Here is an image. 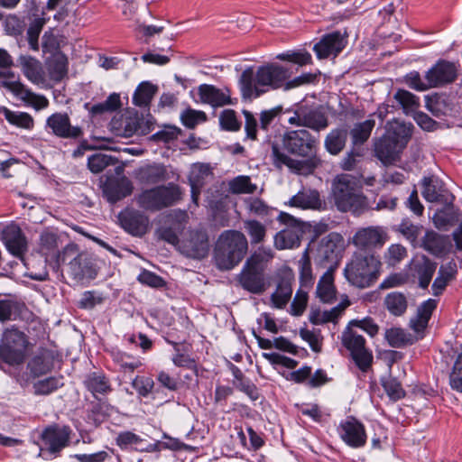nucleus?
Wrapping results in <instances>:
<instances>
[{"mask_svg": "<svg viewBox=\"0 0 462 462\" xmlns=\"http://www.w3.org/2000/svg\"><path fill=\"white\" fill-rule=\"evenodd\" d=\"M282 148L272 143V157L275 167L286 166L292 173L310 175L322 164L318 155L319 140L306 129L287 130L281 136Z\"/></svg>", "mask_w": 462, "mask_h": 462, "instance_id": "f257e3e1", "label": "nucleus"}, {"mask_svg": "<svg viewBox=\"0 0 462 462\" xmlns=\"http://www.w3.org/2000/svg\"><path fill=\"white\" fill-rule=\"evenodd\" d=\"M289 77V69L277 64L261 66L255 72L247 68L239 79L242 95L245 98H256L270 89L281 88Z\"/></svg>", "mask_w": 462, "mask_h": 462, "instance_id": "f03ea898", "label": "nucleus"}, {"mask_svg": "<svg viewBox=\"0 0 462 462\" xmlns=\"http://www.w3.org/2000/svg\"><path fill=\"white\" fill-rule=\"evenodd\" d=\"M330 201L342 213L360 215L368 208V200L362 186L350 174L335 177L331 184Z\"/></svg>", "mask_w": 462, "mask_h": 462, "instance_id": "7ed1b4c3", "label": "nucleus"}, {"mask_svg": "<svg viewBox=\"0 0 462 462\" xmlns=\"http://www.w3.org/2000/svg\"><path fill=\"white\" fill-rule=\"evenodd\" d=\"M248 249L245 235L236 230L224 231L218 237L214 259L219 270H231L244 258Z\"/></svg>", "mask_w": 462, "mask_h": 462, "instance_id": "20e7f679", "label": "nucleus"}, {"mask_svg": "<svg viewBox=\"0 0 462 462\" xmlns=\"http://www.w3.org/2000/svg\"><path fill=\"white\" fill-rule=\"evenodd\" d=\"M273 253L270 248L259 247L245 261L238 282L241 287L254 294H261L266 290L264 271Z\"/></svg>", "mask_w": 462, "mask_h": 462, "instance_id": "39448f33", "label": "nucleus"}, {"mask_svg": "<svg viewBox=\"0 0 462 462\" xmlns=\"http://www.w3.org/2000/svg\"><path fill=\"white\" fill-rule=\"evenodd\" d=\"M381 263L369 253H356L345 268L346 280L356 287H370L378 278Z\"/></svg>", "mask_w": 462, "mask_h": 462, "instance_id": "423d86ee", "label": "nucleus"}, {"mask_svg": "<svg viewBox=\"0 0 462 462\" xmlns=\"http://www.w3.org/2000/svg\"><path fill=\"white\" fill-rule=\"evenodd\" d=\"M181 199L182 190L179 185L173 182L143 189L136 197L138 206L152 212L171 207Z\"/></svg>", "mask_w": 462, "mask_h": 462, "instance_id": "0eeeda50", "label": "nucleus"}, {"mask_svg": "<svg viewBox=\"0 0 462 462\" xmlns=\"http://www.w3.org/2000/svg\"><path fill=\"white\" fill-rule=\"evenodd\" d=\"M57 263L59 266L65 264L67 273L76 282L86 278L93 279L96 276L91 259L86 253L79 252L74 244L68 245L57 254Z\"/></svg>", "mask_w": 462, "mask_h": 462, "instance_id": "6e6552de", "label": "nucleus"}, {"mask_svg": "<svg viewBox=\"0 0 462 462\" xmlns=\"http://www.w3.org/2000/svg\"><path fill=\"white\" fill-rule=\"evenodd\" d=\"M27 339L17 328H6L1 337L0 359L5 363L14 365L22 364L25 359Z\"/></svg>", "mask_w": 462, "mask_h": 462, "instance_id": "1a4fd4ad", "label": "nucleus"}, {"mask_svg": "<svg viewBox=\"0 0 462 462\" xmlns=\"http://www.w3.org/2000/svg\"><path fill=\"white\" fill-rule=\"evenodd\" d=\"M277 220L286 227L274 236V246L278 250L299 247L306 229V223L286 212H280Z\"/></svg>", "mask_w": 462, "mask_h": 462, "instance_id": "9d476101", "label": "nucleus"}, {"mask_svg": "<svg viewBox=\"0 0 462 462\" xmlns=\"http://www.w3.org/2000/svg\"><path fill=\"white\" fill-rule=\"evenodd\" d=\"M343 245V236L338 233L333 232L324 236L318 247L317 264L327 270L335 271L338 265Z\"/></svg>", "mask_w": 462, "mask_h": 462, "instance_id": "9b49d317", "label": "nucleus"}, {"mask_svg": "<svg viewBox=\"0 0 462 462\" xmlns=\"http://www.w3.org/2000/svg\"><path fill=\"white\" fill-rule=\"evenodd\" d=\"M342 344L350 352L353 360L358 368L366 372L372 365L373 354L365 346V339L351 328H347L342 334Z\"/></svg>", "mask_w": 462, "mask_h": 462, "instance_id": "f8f14e48", "label": "nucleus"}, {"mask_svg": "<svg viewBox=\"0 0 462 462\" xmlns=\"http://www.w3.org/2000/svg\"><path fill=\"white\" fill-rule=\"evenodd\" d=\"M421 194L427 201L439 204H452L455 199V197L445 187L443 181L434 176L425 177L422 180Z\"/></svg>", "mask_w": 462, "mask_h": 462, "instance_id": "ddd939ff", "label": "nucleus"}, {"mask_svg": "<svg viewBox=\"0 0 462 462\" xmlns=\"http://www.w3.org/2000/svg\"><path fill=\"white\" fill-rule=\"evenodd\" d=\"M457 77V69L453 62L439 60L427 71L425 80L430 83V88H439L454 82Z\"/></svg>", "mask_w": 462, "mask_h": 462, "instance_id": "4468645a", "label": "nucleus"}, {"mask_svg": "<svg viewBox=\"0 0 462 462\" xmlns=\"http://www.w3.org/2000/svg\"><path fill=\"white\" fill-rule=\"evenodd\" d=\"M46 126L60 138L77 139L83 134L81 127L71 125L67 113L52 114L47 118Z\"/></svg>", "mask_w": 462, "mask_h": 462, "instance_id": "2eb2a0df", "label": "nucleus"}, {"mask_svg": "<svg viewBox=\"0 0 462 462\" xmlns=\"http://www.w3.org/2000/svg\"><path fill=\"white\" fill-rule=\"evenodd\" d=\"M291 207L301 209L325 211L328 208L326 201L315 189L303 188L292 196L287 203Z\"/></svg>", "mask_w": 462, "mask_h": 462, "instance_id": "dca6fc26", "label": "nucleus"}, {"mask_svg": "<svg viewBox=\"0 0 462 462\" xmlns=\"http://www.w3.org/2000/svg\"><path fill=\"white\" fill-rule=\"evenodd\" d=\"M338 432L341 439L352 448H360L365 444L366 435L363 424L353 417L340 422Z\"/></svg>", "mask_w": 462, "mask_h": 462, "instance_id": "f3484780", "label": "nucleus"}, {"mask_svg": "<svg viewBox=\"0 0 462 462\" xmlns=\"http://www.w3.org/2000/svg\"><path fill=\"white\" fill-rule=\"evenodd\" d=\"M208 239L204 231H192L189 237L180 245V252L188 257L202 259L208 253Z\"/></svg>", "mask_w": 462, "mask_h": 462, "instance_id": "a211bd4d", "label": "nucleus"}, {"mask_svg": "<svg viewBox=\"0 0 462 462\" xmlns=\"http://www.w3.org/2000/svg\"><path fill=\"white\" fill-rule=\"evenodd\" d=\"M2 86L36 110L44 109L49 106V100L44 96L33 93L19 80L3 81Z\"/></svg>", "mask_w": 462, "mask_h": 462, "instance_id": "6ab92c4d", "label": "nucleus"}, {"mask_svg": "<svg viewBox=\"0 0 462 462\" xmlns=\"http://www.w3.org/2000/svg\"><path fill=\"white\" fill-rule=\"evenodd\" d=\"M387 238L381 227L368 226L359 229L353 236V244L361 249L370 250L383 246Z\"/></svg>", "mask_w": 462, "mask_h": 462, "instance_id": "aec40b11", "label": "nucleus"}, {"mask_svg": "<svg viewBox=\"0 0 462 462\" xmlns=\"http://www.w3.org/2000/svg\"><path fill=\"white\" fill-rule=\"evenodd\" d=\"M69 429L68 427L50 426L42 434V439L51 453H58L69 441Z\"/></svg>", "mask_w": 462, "mask_h": 462, "instance_id": "412c9836", "label": "nucleus"}, {"mask_svg": "<svg viewBox=\"0 0 462 462\" xmlns=\"http://www.w3.org/2000/svg\"><path fill=\"white\" fill-rule=\"evenodd\" d=\"M403 146L394 141L391 136L384 134L378 140L374 146L376 157L384 164H392L395 162L403 150Z\"/></svg>", "mask_w": 462, "mask_h": 462, "instance_id": "4be33fe9", "label": "nucleus"}, {"mask_svg": "<svg viewBox=\"0 0 462 462\" xmlns=\"http://www.w3.org/2000/svg\"><path fill=\"white\" fill-rule=\"evenodd\" d=\"M345 47L344 37L339 32H333L324 35L317 42L313 51L319 59H327L330 55L337 56Z\"/></svg>", "mask_w": 462, "mask_h": 462, "instance_id": "5701e85b", "label": "nucleus"}, {"mask_svg": "<svg viewBox=\"0 0 462 462\" xmlns=\"http://www.w3.org/2000/svg\"><path fill=\"white\" fill-rule=\"evenodd\" d=\"M136 180L144 185H154L170 179L167 168L162 163H152L135 171Z\"/></svg>", "mask_w": 462, "mask_h": 462, "instance_id": "b1692460", "label": "nucleus"}, {"mask_svg": "<svg viewBox=\"0 0 462 462\" xmlns=\"http://www.w3.org/2000/svg\"><path fill=\"white\" fill-rule=\"evenodd\" d=\"M119 219L125 230L134 236H143L147 232L149 218L137 210H129L119 215Z\"/></svg>", "mask_w": 462, "mask_h": 462, "instance_id": "393cba45", "label": "nucleus"}, {"mask_svg": "<svg viewBox=\"0 0 462 462\" xmlns=\"http://www.w3.org/2000/svg\"><path fill=\"white\" fill-rule=\"evenodd\" d=\"M213 178L210 166L204 163H196L192 166L189 181L191 187V198L195 204H198L201 188L209 182Z\"/></svg>", "mask_w": 462, "mask_h": 462, "instance_id": "a878e982", "label": "nucleus"}, {"mask_svg": "<svg viewBox=\"0 0 462 462\" xmlns=\"http://www.w3.org/2000/svg\"><path fill=\"white\" fill-rule=\"evenodd\" d=\"M2 239L7 250L17 257H21L26 250L25 237L16 225L7 226L3 230Z\"/></svg>", "mask_w": 462, "mask_h": 462, "instance_id": "bb28decb", "label": "nucleus"}, {"mask_svg": "<svg viewBox=\"0 0 462 462\" xmlns=\"http://www.w3.org/2000/svg\"><path fill=\"white\" fill-rule=\"evenodd\" d=\"M334 272L327 270L318 282L316 296L326 304H331L337 298V289L334 284Z\"/></svg>", "mask_w": 462, "mask_h": 462, "instance_id": "cd10ccee", "label": "nucleus"}, {"mask_svg": "<svg viewBox=\"0 0 462 462\" xmlns=\"http://www.w3.org/2000/svg\"><path fill=\"white\" fill-rule=\"evenodd\" d=\"M17 62L28 80L33 84L43 82L42 67L37 59L30 55H21L17 59Z\"/></svg>", "mask_w": 462, "mask_h": 462, "instance_id": "c85d7f7f", "label": "nucleus"}, {"mask_svg": "<svg viewBox=\"0 0 462 462\" xmlns=\"http://www.w3.org/2000/svg\"><path fill=\"white\" fill-rule=\"evenodd\" d=\"M449 244L448 236L432 230L427 231L422 238L423 248L435 255L444 254L448 250Z\"/></svg>", "mask_w": 462, "mask_h": 462, "instance_id": "c756f323", "label": "nucleus"}, {"mask_svg": "<svg viewBox=\"0 0 462 462\" xmlns=\"http://www.w3.org/2000/svg\"><path fill=\"white\" fill-rule=\"evenodd\" d=\"M436 268L437 263L425 256L414 261V275L418 278L419 284L422 289H426L429 286Z\"/></svg>", "mask_w": 462, "mask_h": 462, "instance_id": "7c9ffc66", "label": "nucleus"}, {"mask_svg": "<svg viewBox=\"0 0 462 462\" xmlns=\"http://www.w3.org/2000/svg\"><path fill=\"white\" fill-rule=\"evenodd\" d=\"M350 305V301L347 296H344V299L336 307L332 308L329 310H315L312 311L310 317V320L311 323L315 325L324 324L327 322H336L338 317L343 313V311Z\"/></svg>", "mask_w": 462, "mask_h": 462, "instance_id": "2f4dec72", "label": "nucleus"}, {"mask_svg": "<svg viewBox=\"0 0 462 462\" xmlns=\"http://www.w3.org/2000/svg\"><path fill=\"white\" fill-rule=\"evenodd\" d=\"M437 302L435 300H428L424 301L417 310L415 317L411 319L410 326L416 332H421L427 327L432 311L436 309Z\"/></svg>", "mask_w": 462, "mask_h": 462, "instance_id": "473e14b6", "label": "nucleus"}, {"mask_svg": "<svg viewBox=\"0 0 462 462\" xmlns=\"http://www.w3.org/2000/svg\"><path fill=\"white\" fill-rule=\"evenodd\" d=\"M199 95L203 103L209 104L212 106H222L230 102L228 96L212 85H200L199 87Z\"/></svg>", "mask_w": 462, "mask_h": 462, "instance_id": "72a5a7b5", "label": "nucleus"}, {"mask_svg": "<svg viewBox=\"0 0 462 462\" xmlns=\"http://www.w3.org/2000/svg\"><path fill=\"white\" fill-rule=\"evenodd\" d=\"M302 119L303 127H308L318 132L327 128L328 125V117L320 107H303Z\"/></svg>", "mask_w": 462, "mask_h": 462, "instance_id": "f704fd0d", "label": "nucleus"}, {"mask_svg": "<svg viewBox=\"0 0 462 462\" xmlns=\"http://www.w3.org/2000/svg\"><path fill=\"white\" fill-rule=\"evenodd\" d=\"M133 184L130 180L123 177L116 181L110 182L105 189L108 200L111 202L118 201L133 191Z\"/></svg>", "mask_w": 462, "mask_h": 462, "instance_id": "c9c22d12", "label": "nucleus"}, {"mask_svg": "<svg viewBox=\"0 0 462 462\" xmlns=\"http://www.w3.org/2000/svg\"><path fill=\"white\" fill-rule=\"evenodd\" d=\"M87 389L97 397V394H106L112 388L107 378L99 373H92L88 375L84 382Z\"/></svg>", "mask_w": 462, "mask_h": 462, "instance_id": "e433bc0d", "label": "nucleus"}, {"mask_svg": "<svg viewBox=\"0 0 462 462\" xmlns=\"http://www.w3.org/2000/svg\"><path fill=\"white\" fill-rule=\"evenodd\" d=\"M443 208L438 209L432 219L438 228H445L448 226L454 225L457 221V211L454 204H442Z\"/></svg>", "mask_w": 462, "mask_h": 462, "instance_id": "4c0bfd02", "label": "nucleus"}, {"mask_svg": "<svg viewBox=\"0 0 462 462\" xmlns=\"http://www.w3.org/2000/svg\"><path fill=\"white\" fill-rule=\"evenodd\" d=\"M0 114L4 115L5 118L11 124L17 127L24 129H32L34 125V120L31 115L25 112L11 111L5 106H0Z\"/></svg>", "mask_w": 462, "mask_h": 462, "instance_id": "58836bf2", "label": "nucleus"}, {"mask_svg": "<svg viewBox=\"0 0 462 462\" xmlns=\"http://www.w3.org/2000/svg\"><path fill=\"white\" fill-rule=\"evenodd\" d=\"M347 133L344 129H334L325 138L326 150L333 155L339 153L345 147Z\"/></svg>", "mask_w": 462, "mask_h": 462, "instance_id": "ea45409f", "label": "nucleus"}, {"mask_svg": "<svg viewBox=\"0 0 462 462\" xmlns=\"http://www.w3.org/2000/svg\"><path fill=\"white\" fill-rule=\"evenodd\" d=\"M292 289L290 281L281 280L274 292L271 295V301L274 308L283 309L291 298Z\"/></svg>", "mask_w": 462, "mask_h": 462, "instance_id": "a19ab883", "label": "nucleus"}, {"mask_svg": "<svg viewBox=\"0 0 462 462\" xmlns=\"http://www.w3.org/2000/svg\"><path fill=\"white\" fill-rule=\"evenodd\" d=\"M384 306L393 316H402L407 310L408 301L404 294L393 291L384 298Z\"/></svg>", "mask_w": 462, "mask_h": 462, "instance_id": "79ce46f5", "label": "nucleus"}, {"mask_svg": "<svg viewBox=\"0 0 462 462\" xmlns=\"http://www.w3.org/2000/svg\"><path fill=\"white\" fill-rule=\"evenodd\" d=\"M51 78L56 81L61 80L68 73V59L61 53H55L48 64Z\"/></svg>", "mask_w": 462, "mask_h": 462, "instance_id": "37998d69", "label": "nucleus"}, {"mask_svg": "<svg viewBox=\"0 0 462 462\" xmlns=\"http://www.w3.org/2000/svg\"><path fill=\"white\" fill-rule=\"evenodd\" d=\"M393 98L407 115L415 113L420 106L419 97L405 89H399Z\"/></svg>", "mask_w": 462, "mask_h": 462, "instance_id": "c03bdc74", "label": "nucleus"}, {"mask_svg": "<svg viewBox=\"0 0 462 462\" xmlns=\"http://www.w3.org/2000/svg\"><path fill=\"white\" fill-rule=\"evenodd\" d=\"M385 339L393 347H402L413 343V337L400 328H392L385 331Z\"/></svg>", "mask_w": 462, "mask_h": 462, "instance_id": "a18cd8bd", "label": "nucleus"}, {"mask_svg": "<svg viewBox=\"0 0 462 462\" xmlns=\"http://www.w3.org/2000/svg\"><path fill=\"white\" fill-rule=\"evenodd\" d=\"M385 134L391 136L394 141H398L399 143H402V146L405 147L411 135V125L394 121L391 124Z\"/></svg>", "mask_w": 462, "mask_h": 462, "instance_id": "49530a36", "label": "nucleus"}, {"mask_svg": "<svg viewBox=\"0 0 462 462\" xmlns=\"http://www.w3.org/2000/svg\"><path fill=\"white\" fill-rule=\"evenodd\" d=\"M157 91V88L151 83L143 82L136 88L133 101L135 106H146L152 101L153 96Z\"/></svg>", "mask_w": 462, "mask_h": 462, "instance_id": "de8ad7c7", "label": "nucleus"}, {"mask_svg": "<svg viewBox=\"0 0 462 462\" xmlns=\"http://www.w3.org/2000/svg\"><path fill=\"white\" fill-rule=\"evenodd\" d=\"M121 106L120 95L117 93H112L104 102L94 105L90 109V113L93 116L113 113L120 109Z\"/></svg>", "mask_w": 462, "mask_h": 462, "instance_id": "09e8293b", "label": "nucleus"}, {"mask_svg": "<svg viewBox=\"0 0 462 462\" xmlns=\"http://www.w3.org/2000/svg\"><path fill=\"white\" fill-rule=\"evenodd\" d=\"M299 270L301 285L303 287H311L314 277L312 274L310 257L308 249L303 252L300 259L299 260Z\"/></svg>", "mask_w": 462, "mask_h": 462, "instance_id": "8fccbe9b", "label": "nucleus"}, {"mask_svg": "<svg viewBox=\"0 0 462 462\" xmlns=\"http://www.w3.org/2000/svg\"><path fill=\"white\" fill-rule=\"evenodd\" d=\"M374 124V120L372 119L356 124L350 132L353 143L355 144L364 143L369 138Z\"/></svg>", "mask_w": 462, "mask_h": 462, "instance_id": "3c124183", "label": "nucleus"}, {"mask_svg": "<svg viewBox=\"0 0 462 462\" xmlns=\"http://www.w3.org/2000/svg\"><path fill=\"white\" fill-rule=\"evenodd\" d=\"M116 162L117 160L110 155L104 153H96L88 158V166L93 173H99L106 167L116 164Z\"/></svg>", "mask_w": 462, "mask_h": 462, "instance_id": "603ef678", "label": "nucleus"}, {"mask_svg": "<svg viewBox=\"0 0 462 462\" xmlns=\"http://www.w3.org/2000/svg\"><path fill=\"white\" fill-rule=\"evenodd\" d=\"M63 385L62 379L49 377L39 380L33 383L34 393L38 395H48Z\"/></svg>", "mask_w": 462, "mask_h": 462, "instance_id": "864d4df0", "label": "nucleus"}, {"mask_svg": "<svg viewBox=\"0 0 462 462\" xmlns=\"http://www.w3.org/2000/svg\"><path fill=\"white\" fill-rule=\"evenodd\" d=\"M230 191L234 194L254 193L256 186L251 182L248 176H238L229 182Z\"/></svg>", "mask_w": 462, "mask_h": 462, "instance_id": "5fc2aeb1", "label": "nucleus"}, {"mask_svg": "<svg viewBox=\"0 0 462 462\" xmlns=\"http://www.w3.org/2000/svg\"><path fill=\"white\" fill-rule=\"evenodd\" d=\"M382 384L392 400L397 401L404 397L405 392L396 378L392 376L385 377L382 380Z\"/></svg>", "mask_w": 462, "mask_h": 462, "instance_id": "6e6d98bb", "label": "nucleus"}, {"mask_svg": "<svg viewBox=\"0 0 462 462\" xmlns=\"http://www.w3.org/2000/svg\"><path fill=\"white\" fill-rule=\"evenodd\" d=\"M245 228L251 237L252 244H259L263 241L266 228L262 223L256 220H248L245 222Z\"/></svg>", "mask_w": 462, "mask_h": 462, "instance_id": "4d7b16f0", "label": "nucleus"}, {"mask_svg": "<svg viewBox=\"0 0 462 462\" xmlns=\"http://www.w3.org/2000/svg\"><path fill=\"white\" fill-rule=\"evenodd\" d=\"M449 385L452 390L462 393V353L454 363L449 374Z\"/></svg>", "mask_w": 462, "mask_h": 462, "instance_id": "13d9d810", "label": "nucleus"}, {"mask_svg": "<svg viewBox=\"0 0 462 462\" xmlns=\"http://www.w3.org/2000/svg\"><path fill=\"white\" fill-rule=\"evenodd\" d=\"M181 121L188 128H194L199 123L205 122L207 116L202 111L188 108L181 113Z\"/></svg>", "mask_w": 462, "mask_h": 462, "instance_id": "bf43d9fd", "label": "nucleus"}, {"mask_svg": "<svg viewBox=\"0 0 462 462\" xmlns=\"http://www.w3.org/2000/svg\"><path fill=\"white\" fill-rule=\"evenodd\" d=\"M43 27V22L41 20H35L32 23L30 24L26 37L31 50L33 51H39V36Z\"/></svg>", "mask_w": 462, "mask_h": 462, "instance_id": "052dcab7", "label": "nucleus"}, {"mask_svg": "<svg viewBox=\"0 0 462 462\" xmlns=\"http://www.w3.org/2000/svg\"><path fill=\"white\" fill-rule=\"evenodd\" d=\"M219 122L221 127L228 131H237L241 126L236 112L232 109L224 110L219 116Z\"/></svg>", "mask_w": 462, "mask_h": 462, "instance_id": "680f3d73", "label": "nucleus"}, {"mask_svg": "<svg viewBox=\"0 0 462 462\" xmlns=\"http://www.w3.org/2000/svg\"><path fill=\"white\" fill-rule=\"evenodd\" d=\"M41 251L45 255L55 254L56 248L58 247V237L55 234L51 232H45L41 235Z\"/></svg>", "mask_w": 462, "mask_h": 462, "instance_id": "e2e57ef3", "label": "nucleus"}, {"mask_svg": "<svg viewBox=\"0 0 462 462\" xmlns=\"http://www.w3.org/2000/svg\"><path fill=\"white\" fill-rule=\"evenodd\" d=\"M421 227L414 225L410 220L404 219L398 226V231L411 243H414L420 234Z\"/></svg>", "mask_w": 462, "mask_h": 462, "instance_id": "0e129e2a", "label": "nucleus"}, {"mask_svg": "<svg viewBox=\"0 0 462 462\" xmlns=\"http://www.w3.org/2000/svg\"><path fill=\"white\" fill-rule=\"evenodd\" d=\"M24 23L16 15L10 14L5 20V31L12 36L19 35L23 31Z\"/></svg>", "mask_w": 462, "mask_h": 462, "instance_id": "69168bd1", "label": "nucleus"}, {"mask_svg": "<svg viewBox=\"0 0 462 462\" xmlns=\"http://www.w3.org/2000/svg\"><path fill=\"white\" fill-rule=\"evenodd\" d=\"M102 302L103 297L101 294L96 291H85L81 296L79 306L81 309L90 310Z\"/></svg>", "mask_w": 462, "mask_h": 462, "instance_id": "338daca9", "label": "nucleus"}, {"mask_svg": "<svg viewBox=\"0 0 462 462\" xmlns=\"http://www.w3.org/2000/svg\"><path fill=\"white\" fill-rule=\"evenodd\" d=\"M307 303L308 293L303 291H298L291 305V314L294 316L301 315L307 307Z\"/></svg>", "mask_w": 462, "mask_h": 462, "instance_id": "774afa93", "label": "nucleus"}]
</instances>
